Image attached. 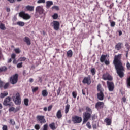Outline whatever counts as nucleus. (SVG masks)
Instances as JSON below:
<instances>
[{
  "label": "nucleus",
  "mask_w": 130,
  "mask_h": 130,
  "mask_svg": "<svg viewBox=\"0 0 130 130\" xmlns=\"http://www.w3.org/2000/svg\"><path fill=\"white\" fill-rule=\"evenodd\" d=\"M11 107L10 108H9V112H13L14 111H15V108L13 106H11Z\"/></svg>",
  "instance_id": "603ef678"
},
{
  "label": "nucleus",
  "mask_w": 130,
  "mask_h": 130,
  "mask_svg": "<svg viewBox=\"0 0 130 130\" xmlns=\"http://www.w3.org/2000/svg\"><path fill=\"white\" fill-rule=\"evenodd\" d=\"M22 64H23V62H20L19 63L17 64V68H21L22 67Z\"/></svg>",
  "instance_id": "8fccbe9b"
},
{
  "label": "nucleus",
  "mask_w": 130,
  "mask_h": 130,
  "mask_svg": "<svg viewBox=\"0 0 130 130\" xmlns=\"http://www.w3.org/2000/svg\"><path fill=\"white\" fill-rule=\"evenodd\" d=\"M113 6H114L113 4L110 5V6L109 7V8H110V9H112L113 7Z\"/></svg>",
  "instance_id": "338daca9"
},
{
  "label": "nucleus",
  "mask_w": 130,
  "mask_h": 130,
  "mask_svg": "<svg viewBox=\"0 0 130 130\" xmlns=\"http://www.w3.org/2000/svg\"><path fill=\"white\" fill-rule=\"evenodd\" d=\"M96 95L98 96V99L100 101H103L104 99V94L103 91H100V92L96 94Z\"/></svg>",
  "instance_id": "dca6fc26"
},
{
  "label": "nucleus",
  "mask_w": 130,
  "mask_h": 130,
  "mask_svg": "<svg viewBox=\"0 0 130 130\" xmlns=\"http://www.w3.org/2000/svg\"><path fill=\"white\" fill-rule=\"evenodd\" d=\"M126 101V98L125 97H123V98H122V102L125 103Z\"/></svg>",
  "instance_id": "052dcab7"
},
{
  "label": "nucleus",
  "mask_w": 130,
  "mask_h": 130,
  "mask_svg": "<svg viewBox=\"0 0 130 130\" xmlns=\"http://www.w3.org/2000/svg\"><path fill=\"white\" fill-rule=\"evenodd\" d=\"M9 123L10 124H11L13 126L15 125V121H14V119H11L10 120Z\"/></svg>",
  "instance_id": "f704fd0d"
},
{
  "label": "nucleus",
  "mask_w": 130,
  "mask_h": 130,
  "mask_svg": "<svg viewBox=\"0 0 130 130\" xmlns=\"http://www.w3.org/2000/svg\"><path fill=\"white\" fill-rule=\"evenodd\" d=\"M24 41L26 43L27 45L29 46L31 45V40L28 37H25L24 39Z\"/></svg>",
  "instance_id": "f3484780"
},
{
  "label": "nucleus",
  "mask_w": 130,
  "mask_h": 130,
  "mask_svg": "<svg viewBox=\"0 0 130 130\" xmlns=\"http://www.w3.org/2000/svg\"><path fill=\"white\" fill-rule=\"evenodd\" d=\"M34 128H35L36 130H40V125L39 124H35Z\"/></svg>",
  "instance_id": "72a5a7b5"
},
{
  "label": "nucleus",
  "mask_w": 130,
  "mask_h": 130,
  "mask_svg": "<svg viewBox=\"0 0 130 130\" xmlns=\"http://www.w3.org/2000/svg\"><path fill=\"white\" fill-rule=\"evenodd\" d=\"M53 19L54 20L57 19L58 18V15L57 13H55L53 16H52Z\"/></svg>",
  "instance_id": "4c0bfd02"
},
{
  "label": "nucleus",
  "mask_w": 130,
  "mask_h": 130,
  "mask_svg": "<svg viewBox=\"0 0 130 130\" xmlns=\"http://www.w3.org/2000/svg\"><path fill=\"white\" fill-rule=\"evenodd\" d=\"M72 95L74 97V98H76L77 95V92L76 91H73L72 93Z\"/></svg>",
  "instance_id": "a19ab883"
},
{
  "label": "nucleus",
  "mask_w": 130,
  "mask_h": 130,
  "mask_svg": "<svg viewBox=\"0 0 130 130\" xmlns=\"http://www.w3.org/2000/svg\"><path fill=\"white\" fill-rule=\"evenodd\" d=\"M72 121L74 124H79L82 121V118L81 117L75 115L72 117Z\"/></svg>",
  "instance_id": "39448f33"
},
{
  "label": "nucleus",
  "mask_w": 130,
  "mask_h": 130,
  "mask_svg": "<svg viewBox=\"0 0 130 130\" xmlns=\"http://www.w3.org/2000/svg\"><path fill=\"white\" fill-rule=\"evenodd\" d=\"M3 105L5 106L13 107L14 104L12 102V98L10 96L6 97L4 100Z\"/></svg>",
  "instance_id": "f03ea898"
},
{
  "label": "nucleus",
  "mask_w": 130,
  "mask_h": 130,
  "mask_svg": "<svg viewBox=\"0 0 130 130\" xmlns=\"http://www.w3.org/2000/svg\"><path fill=\"white\" fill-rule=\"evenodd\" d=\"M53 5L52 1H48L46 2V8L47 9H49L51 6Z\"/></svg>",
  "instance_id": "aec40b11"
},
{
  "label": "nucleus",
  "mask_w": 130,
  "mask_h": 130,
  "mask_svg": "<svg viewBox=\"0 0 130 130\" xmlns=\"http://www.w3.org/2000/svg\"><path fill=\"white\" fill-rule=\"evenodd\" d=\"M54 29L56 31H58L60 28V23L57 21H53L52 22Z\"/></svg>",
  "instance_id": "f8f14e48"
},
{
  "label": "nucleus",
  "mask_w": 130,
  "mask_h": 130,
  "mask_svg": "<svg viewBox=\"0 0 130 130\" xmlns=\"http://www.w3.org/2000/svg\"><path fill=\"white\" fill-rule=\"evenodd\" d=\"M46 2V0H38L37 1V4H45Z\"/></svg>",
  "instance_id": "58836bf2"
},
{
  "label": "nucleus",
  "mask_w": 130,
  "mask_h": 130,
  "mask_svg": "<svg viewBox=\"0 0 130 130\" xmlns=\"http://www.w3.org/2000/svg\"><path fill=\"white\" fill-rule=\"evenodd\" d=\"M36 12L39 13L40 15H42L44 13V9L42 6H38L36 8Z\"/></svg>",
  "instance_id": "4468645a"
},
{
  "label": "nucleus",
  "mask_w": 130,
  "mask_h": 130,
  "mask_svg": "<svg viewBox=\"0 0 130 130\" xmlns=\"http://www.w3.org/2000/svg\"><path fill=\"white\" fill-rule=\"evenodd\" d=\"M90 72H91V75H92V76L95 75V68H91V70H90Z\"/></svg>",
  "instance_id": "473e14b6"
},
{
  "label": "nucleus",
  "mask_w": 130,
  "mask_h": 130,
  "mask_svg": "<svg viewBox=\"0 0 130 130\" xmlns=\"http://www.w3.org/2000/svg\"><path fill=\"white\" fill-rule=\"evenodd\" d=\"M29 100L27 98L24 99V104L26 106H28Z\"/></svg>",
  "instance_id": "e433bc0d"
},
{
  "label": "nucleus",
  "mask_w": 130,
  "mask_h": 130,
  "mask_svg": "<svg viewBox=\"0 0 130 130\" xmlns=\"http://www.w3.org/2000/svg\"><path fill=\"white\" fill-rule=\"evenodd\" d=\"M123 48V43L122 42H119L116 44V46H115V49L117 50V51H119Z\"/></svg>",
  "instance_id": "2eb2a0df"
},
{
  "label": "nucleus",
  "mask_w": 130,
  "mask_h": 130,
  "mask_svg": "<svg viewBox=\"0 0 130 130\" xmlns=\"http://www.w3.org/2000/svg\"><path fill=\"white\" fill-rule=\"evenodd\" d=\"M91 114L89 112H85L83 113V123H86L91 118Z\"/></svg>",
  "instance_id": "0eeeda50"
},
{
  "label": "nucleus",
  "mask_w": 130,
  "mask_h": 130,
  "mask_svg": "<svg viewBox=\"0 0 130 130\" xmlns=\"http://www.w3.org/2000/svg\"><path fill=\"white\" fill-rule=\"evenodd\" d=\"M86 112H89V113L92 114V111L88 106H86Z\"/></svg>",
  "instance_id": "2f4dec72"
},
{
  "label": "nucleus",
  "mask_w": 130,
  "mask_h": 130,
  "mask_svg": "<svg viewBox=\"0 0 130 130\" xmlns=\"http://www.w3.org/2000/svg\"><path fill=\"white\" fill-rule=\"evenodd\" d=\"M105 122L107 123V125L110 126L112 124V119L109 118H106Z\"/></svg>",
  "instance_id": "a211bd4d"
},
{
  "label": "nucleus",
  "mask_w": 130,
  "mask_h": 130,
  "mask_svg": "<svg viewBox=\"0 0 130 130\" xmlns=\"http://www.w3.org/2000/svg\"><path fill=\"white\" fill-rule=\"evenodd\" d=\"M29 82H30V83H32L33 82H34V79H32V78H30V79H29Z\"/></svg>",
  "instance_id": "774afa93"
},
{
  "label": "nucleus",
  "mask_w": 130,
  "mask_h": 130,
  "mask_svg": "<svg viewBox=\"0 0 130 130\" xmlns=\"http://www.w3.org/2000/svg\"><path fill=\"white\" fill-rule=\"evenodd\" d=\"M10 3L13 4L15 2V0H7Z\"/></svg>",
  "instance_id": "680f3d73"
},
{
  "label": "nucleus",
  "mask_w": 130,
  "mask_h": 130,
  "mask_svg": "<svg viewBox=\"0 0 130 130\" xmlns=\"http://www.w3.org/2000/svg\"><path fill=\"white\" fill-rule=\"evenodd\" d=\"M126 67H127V70H130V63L127 61V64H126Z\"/></svg>",
  "instance_id": "c03bdc74"
},
{
  "label": "nucleus",
  "mask_w": 130,
  "mask_h": 130,
  "mask_svg": "<svg viewBox=\"0 0 130 130\" xmlns=\"http://www.w3.org/2000/svg\"><path fill=\"white\" fill-rule=\"evenodd\" d=\"M126 83H127V87H130V76L127 78Z\"/></svg>",
  "instance_id": "7c9ffc66"
},
{
  "label": "nucleus",
  "mask_w": 130,
  "mask_h": 130,
  "mask_svg": "<svg viewBox=\"0 0 130 130\" xmlns=\"http://www.w3.org/2000/svg\"><path fill=\"white\" fill-rule=\"evenodd\" d=\"M39 88L38 87H34L33 89H32V92L34 93L36 92L37 91H38Z\"/></svg>",
  "instance_id": "6e6d98bb"
},
{
  "label": "nucleus",
  "mask_w": 130,
  "mask_h": 130,
  "mask_svg": "<svg viewBox=\"0 0 130 130\" xmlns=\"http://www.w3.org/2000/svg\"><path fill=\"white\" fill-rule=\"evenodd\" d=\"M11 57L12 59H15L16 57V54L15 53H13L11 55Z\"/></svg>",
  "instance_id": "e2e57ef3"
},
{
  "label": "nucleus",
  "mask_w": 130,
  "mask_h": 130,
  "mask_svg": "<svg viewBox=\"0 0 130 130\" xmlns=\"http://www.w3.org/2000/svg\"><path fill=\"white\" fill-rule=\"evenodd\" d=\"M70 104H67L65 107V113L67 114L69 113L70 110Z\"/></svg>",
  "instance_id": "bb28decb"
},
{
  "label": "nucleus",
  "mask_w": 130,
  "mask_h": 130,
  "mask_svg": "<svg viewBox=\"0 0 130 130\" xmlns=\"http://www.w3.org/2000/svg\"><path fill=\"white\" fill-rule=\"evenodd\" d=\"M49 127L52 130H56L57 126H56V124L54 122H52L49 124Z\"/></svg>",
  "instance_id": "6ab92c4d"
},
{
  "label": "nucleus",
  "mask_w": 130,
  "mask_h": 130,
  "mask_svg": "<svg viewBox=\"0 0 130 130\" xmlns=\"http://www.w3.org/2000/svg\"><path fill=\"white\" fill-rule=\"evenodd\" d=\"M82 82L84 84H86L89 85L91 84V77L90 76L85 77L84 78H83Z\"/></svg>",
  "instance_id": "ddd939ff"
},
{
  "label": "nucleus",
  "mask_w": 130,
  "mask_h": 130,
  "mask_svg": "<svg viewBox=\"0 0 130 130\" xmlns=\"http://www.w3.org/2000/svg\"><path fill=\"white\" fill-rule=\"evenodd\" d=\"M27 11L32 12L34 11V6L28 5L26 7Z\"/></svg>",
  "instance_id": "5701e85b"
},
{
  "label": "nucleus",
  "mask_w": 130,
  "mask_h": 130,
  "mask_svg": "<svg viewBox=\"0 0 130 130\" xmlns=\"http://www.w3.org/2000/svg\"><path fill=\"white\" fill-rule=\"evenodd\" d=\"M36 118L38 122L40 123L41 124L46 123V119L45 116L43 115H37Z\"/></svg>",
  "instance_id": "6e6552de"
},
{
  "label": "nucleus",
  "mask_w": 130,
  "mask_h": 130,
  "mask_svg": "<svg viewBox=\"0 0 130 130\" xmlns=\"http://www.w3.org/2000/svg\"><path fill=\"white\" fill-rule=\"evenodd\" d=\"M2 130H8V126L7 125H2Z\"/></svg>",
  "instance_id": "a18cd8bd"
},
{
  "label": "nucleus",
  "mask_w": 130,
  "mask_h": 130,
  "mask_svg": "<svg viewBox=\"0 0 130 130\" xmlns=\"http://www.w3.org/2000/svg\"><path fill=\"white\" fill-rule=\"evenodd\" d=\"M19 16L26 20H29L31 18V16L28 14L25 13L24 11L19 13Z\"/></svg>",
  "instance_id": "423d86ee"
},
{
  "label": "nucleus",
  "mask_w": 130,
  "mask_h": 130,
  "mask_svg": "<svg viewBox=\"0 0 130 130\" xmlns=\"http://www.w3.org/2000/svg\"><path fill=\"white\" fill-rule=\"evenodd\" d=\"M97 88H98V91H103V90L101 89H102V87H101V84L100 83H99V84H98V87H97Z\"/></svg>",
  "instance_id": "c9c22d12"
},
{
  "label": "nucleus",
  "mask_w": 130,
  "mask_h": 130,
  "mask_svg": "<svg viewBox=\"0 0 130 130\" xmlns=\"http://www.w3.org/2000/svg\"><path fill=\"white\" fill-rule=\"evenodd\" d=\"M48 124H45L43 125V130H48Z\"/></svg>",
  "instance_id": "ea45409f"
},
{
  "label": "nucleus",
  "mask_w": 130,
  "mask_h": 130,
  "mask_svg": "<svg viewBox=\"0 0 130 130\" xmlns=\"http://www.w3.org/2000/svg\"><path fill=\"white\" fill-rule=\"evenodd\" d=\"M0 29L2 30H6V27L5 26V24L3 23L0 24Z\"/></svg>",
  "instance_id": "c756f323"
},
{
  "label": "nucleus",
  "mask_w": 130,
  "mask_h": 130,
  "mask_svg": "<svg viewBox=\"0 0 130 130\" xmlns=\"http://www.w3.org/2000/svg\"><path fill=\"white\" fill-rule=\"evenodd\" d=\"M48 93L46 89L42 90V95L43 97H47Z\"/></svg>",
  "instance_id": "cd10ccee"
},
{
  "label": "nucleus",
  "mask_w": 130,
  "mask_h": 130,
  "mask_svg": "<svg viewBox=\"0 0 130 130\" xmlns=\"http://www.w3.org/2000/svg\"><path fill=\"white\" fill-rule=\"evenodd\" d=\"M52 107H53V105H51L49 106L48 108V111H50L51 110Z\"/></svg>",
  "instance_id": "4d7b16f0"
},
{
  "label": "nucleus",
  "mask_w": 130,
  "mask_h": 130,
  "mask_svg": "<svg viewBox=\"0 0 130 130\" xmlns=\"http://www.w3.org/2000/svg\"><path fill=\"white\" fill-rule=\"evenodd\" d=\"M5 83L2 81H0V88H2L4 87Z\"/></svg>",
  "instance_id": "49530a36"
},
{
  "label": "nucleus",
  "mask_w": 130,
  "mask_h": 130,
  "mask_svg": "<svg viewBox=\"0 0 130 130\" xmlns=\"http://www.w3.org/2000/svg\"><path fill=\"white\" fill-rule=\"evenodd\" d=\"M105 107V104L103 102L99 101L95 103V109L100 111L103 109Z\"/></svg>",
  "instance_id": "9d476101"
},
{
  "label": "nucleus",
  "mask_w": 130,
  "mask_h": 130,
  "mask_svg": "<svg viewBox=\"0 0 130 130\" xmlns=\"http://www.w3.org/2000/svg\"><path fill=\"white\" fill-rule=\"evenodd\" d=\"M118 32H119V36H121V35H122V32L121 30L118 31Z\"/></svg>",
  "instance_id": "69168bd1"
},
{
  "label": "nucleus",
  "mask_w": 130,
  "mask_h": 130,
  "mask_svg": "<svg viewBox=\"0 0 130 130\" xmlns=\"http://www.w3.org/2000/svg\"><path fill=\"white\" fill-rule=\"evenodd\" d=\"M105 64L108 66L110 64V61L109 60H105Z\"/></svg>",
  "instance_id": "13d9d810"
},
{
  "label": "nucleus",
  "mask_w": 130,
  "mask_h": 130,
  "mask_svg": "<svg viewBox=\"0 0 130 130\" xmlns=\"http://www.w3.org/2000/svg\"><path fill=\"white\" fill-rule=\"evenodd\" d=\"M67 57L69 58L72 57L73 56V51L72 50H69L67 52Z\"/></svg>",
  "instance_id": "393cba45"
},
{
  "label": "nucleus",
  "mask_w": 130,
  "mask_h": 130,
  "mask_svg": "<svg viewBox=\"0 0 130 130\" xmlns=\"http://www.w3.org/2000/svg\"><path fill=\"white\" fill-rule=\"evenodd\" d=\"M56 116H57V117L58 118V119H61L62 117V114L61 110H59L57 111V112L56 113Z\"/></svg>",
  "instance_id": "412c9836"
},
{
  "label": "nucleus",
  "mask_w": 130,
  "mask_h": 130,
  "mask_svg": "<svg viewBox=\"0 0 130 130\" xmlns=\"http://www.w3.org/2000/svg\"><path fill=\"white\" fill-rule=\"evenodd\" d=\"M103 79L104 80L112 81L113 80V77L108 73H106L103 74Z\"/></svg>",
  "instance_id": "9b49d317"
},
{
  "label": "nucleus",
  "mask_w": 130,
  "mask_h": 130,
  "mask_svg": "<svg viewBox=\"0 0 130 130\" xmlns=\"http://www.w3.org/2000/svg\"><path fill=\"white\" fill-rule=\"evenodd\" d=\"M9 86V83H6L5 85H4V89H6L8 88V87Z\"/></svg>",
  "instance_id": "37998d69"
},
{
  "label": "nucleus",
  "mask_w": 130,
  "mask_h": 130,
  "mask_svg": "<svg viewBox=\"0 0 130 130\" xmlns=\"http://www.w3.org/2000/svg\"><path fill=\"white\" fill-rule=\"evenodd\" d=\"M20 110V108L19 107H17L16 108V109L14 110V112L16 113L17 112L19 111Z\"/></svg>",
  "instance_id": "bf43d9fd"
},
{
  "label": "nucleus",
  "mask_w": 130,
  "mask_h": 130,
  "mask_svg": "<svg viewBox=\"0 0 130 130\" xmlns=\"http://www.w3.org/2000/svg\"><path fill=\"white\" fill-rule=\"evenodd\" d=\"M26 58L24 57H22L19 58L20 61H25Z\"/></svg>",
  "instance_id": "09e8293b"
},
{
  "label": "nucleus",
  "mask_w": 130,
  "mask_h": 130,
  "mask_svg": "<svg viewBox=\"0 0 130 130\" xmlns=\"http://www.w3.org/2000/svg\"><path fill=\"white\" fill-rule=\"evenodd\" d=\"M8 95V92L7 91H4L0 94V98L3 99Z\"/></svg>",
  "instance_id": "4be33fe9"
},
{
  "label": "nucleus",
  "mask_w": 130,
  "mask_h": 130,
  "mask_svg": "<svg viewBox=\"0 0 130 130\" xmlns=\"http://www.w3.org/2000/svg\"><path fill=\"white\" fill-rule=\"evenodd\" d=\"M86 126H87V128H88V129L91 128V126L90 124V122H87V123H86Z\"/></svg>",
  "instance_id": "864d4df0"
},
{
  "label": "nucleus",
  "mask_w": 130,
  "mask_h": 130,
  "mask_svg": "<svg viewBox=\"0 0 130 130\" xmlns=\"http://www.w3.org/2000/svg\"><path fill=\"white\" fill-rule=\"evenodd\" d=\"M121 57L122 54H119L115 56L114 61H113V63H114L115 69L117 71V74L120 78H123L124 77V72L125 71V67L121 61Z\"/></svg>",
  "instance_id": "f257e3e1"
},
{
  "label": "nucleus",
  "mask_w": 130,
  "mask_h": 130,
  "mask_svg": "<svg viewBox=\"0 0 130 130\" xmlns=\"http://www.w3.org/2000/svg\"><path fill=\"white\" fill-rule=\"evenodd\" d=\"M18 79V74H15L13 76L10 77V83L12 84H15L17 83Z\"/></svg>",
  "instance_id": "1a4fd4ad"
},
{
  "label": "nucleus",
  "mask_w": 130,
  "mask_h": 130,
  "mask_svg": "<svg viewBox=\"0 0 130 130\" xmlns=\"http://www.w3.org/2000/svg\"><path fill=\"white\" fill-rule=\"evenodd\" d=\"M12 98L16 105H19L21 104V97L19 93H16V95L13 96Z\"/></svg>",
  "instance_id": "7ed1b4c3"
},
{
  "label": "nucleus",
  "mask_w": 130,
  "mask_h": 130,
  "mask_svg": "<svg viewBox=\"0 0 130 130\" xmlns=\"http://www.w3.org/2000/svg\"><path fill=\"white\" fill-rule=\"evenodd\" d=\"M15 52H16V54H19L20 53V51L19 48H16L14 50Z\"/></svg>",
  "instance_id": "de8ad7c7"
},
{
  "label": "nucleus",
  "mask_w": 130,
  "mask_h": 130,
  "mask_svg": "<svg viewBox=\"0 0 130 130\" xmlns=\"http://www.w3.org/2000/svg\"><path fill=\"white\" fill-rule=\"evenodd\" d=\"M17 25H19L20 27H23L25 25V23L23 21H18L17 23Z\"/></svg>",
  "instance_id": "c85d7f7f"
},
{
  "label": "nucleus",
  "mask_w": 130,
  "mask_h": 130,
  "mask_svg": "<svg viewBox=\"0 0 130 130\" xmlns=\"http://www.w3.org/2000/svg\"><path fill=\"white\" fill-rule=\"evenodd\" d=\"M52 10H57V11H58L59 9V7L57 6H53V7H52Z\"/></svg>",
  "instance_id": "79ce46f5"
},
{
  "label": "nucleus",
  "mask_w": 130,
  "mask_h": 130,
  "mask_svg": "<svg viewBox=\"0 0 130 130\" xmlns=\"http://www.w3.org/2000/svg\"><path fill=\"white\" fill-rule=\"evenodd\" d=\"M107 86H108V89H109V91L113 92L114 90L115 85L113 81H108L107 82Z\"/></svg>",
  "instance_id": "20e7f679"
},
{
  "label": "nucleus",
  "mask_w": 130,
  "mask_h": 130,
  "mask_svg": "<svg viewBox=\"0 0 130 130\" xmlns=\"http://www.w3.org/2000/svg\"><path fill=\"white\" fill-rule=\"evenodd\" d=\"M92 128L94 129H97V125L96 124H93L92 125Z\"/></svg>",
  "instance_id": "0e129e2a"
},
{
  "label": "nucleus",
  "mask_w": 130,
  "mask_h": 130,
  "mask_svg": "<svg viewBox=\"0 0 130 130\" xmlns=\"http://www.w3.org/2000/svg\"><path fill=\"white\" fill-rule=\"evenodd\" d=\"M7 70V67L6 66H2L0 67V73L2 72H5Z\"/></svg>",
  "instance_id": "a878e982"
},
{
  "label": "nucleus",
  "mask_w": 130,
  "mask_h": 130,
  "mask_svg": "<svg viewBox=\"0 0 130 130\" xmlns=\"http://www.w3.org/2000/svg\"><path fill=\"white\" fill-rule=\"evenodd\" d=\"M61 91V87H59L58 88V89L57 91V95H58V96L60 95Z\"/></svg>",
  "instance_id": "3c124183"
},
{
  "label": "nucleus",
  "mask_w": 130,
  "mask_h": 130,
  "mask_svg": "<svg viewBox=\"0 0 130 130\" xmlns=\"http://www.w3.org/2000/svg\"><path fill=\"white\" fill-rule=\"evenodd\" d=\"M107 57V54L106 55H104L103 54L102 55V56H101V62H104L105 61V59H106V58Z\"/></svg>",
  "instance_id": "b1692460"
},
{
  "label": "nucleus",
  "mask_w": 130,
  "mask_h": 130,
  "mask_svg": "<svg viewBox=\"0 0 130 130\" xmlns=\"http://www.w3.org/2000/svg\"><path fill=\"white\" fill-rule=\"evenodd\" d=\"M115 26V22L112 21L111 22V27H114Z\"/></svg>",
  "instance_id": "5fc2aeb1"
}]
</instances>
